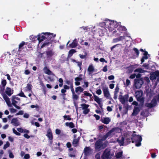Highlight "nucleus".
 Masks as SVG:
<instances>
[{
	"instance_id": "f257e3e1",
	"label": "nucleus",
	"mask_w": 159,
	"mask_h": 159,
	"mask_svg": "<svg viewBox=\"0 0 159 159\" xmlns=\"http://www.w3.org/2000/svg\"><path fill=\"white\" fill-rule=\"evenodd\" d=\"M104 141L102 138L101 139H98L95 143L94 148L96 151H99L105 148L107 146V142L103 143Z\"/></svg>"
},
{
	"instance_id": "f03ea898",
	"label": "nucleus",
	"mask_w": 159,
	"mask_h": 159,
	"mask_svg": "<svg viewBox=\"0 0 159 159\" xmlns=\"http://www.w3.org/2000/svg\"><path fill=\"white\" fill-rule=\"evenodd\" d=\"M134 131H127L124 134L125 139V141L128 144L130 143L132 141L133 138V135Z\"/></svg>"
},
{
	"instance_id": "7ed1b4c3",
	"label": "nucleus",
	"mask_w": 159,
	"mask_h": 159,
	"mask_svg": "<svg viewBox=\"0 0 159 159\" xmlns=\"http://www.w3.org/2000/svg\"><path fill=\"white\" fill-rule=\"evenodd\" d=\"M134 85L136 89H139L141 88L143 84V78L139 79H135L134 80Z\"/></svg>"
},
{
	"instance_id": "20e7f679",
	"label": "nucleus",
	"mask_w": 159,
	"mask_h": 159,
	"mask_svg": "<svg viewBox=\"0 0 159 159\" xmlns=\"http://www.w3.org/2000/svg\"><path fill=\"white\" fill-rule=\"evenodd\" d=\"M46 136H47L49 140V144L52 145L53 143V138L52 133L51 129L49 128L47 131V134Z\"/></svg>"
},
{
	"instance_id": "39448f33",
	"label": "nucleus",
	"mask_w": 159,
	"mask_h": 159,
	"mask_svg": "<svg viewBox=\"0 0 159 159\" xmlns=\"http://www.w3.org/2000/svg\"><path fill=\"white\" fill-rule=\"evenodd\" d=\"M42 34H47L46 36V40L48 41H51L52 43L54 41V38L55 37L56 35L53 33H48V32H42L41 33Z\"/></svg>"
},
{
	"instance_id": "423d86ee",
	"label": "nucleus",
	"mask_w": 159,
	"mask_h": 159,
	"mask_svg": "<svg viewBox=\"0 0 159 159\" xmlns=\"http://www.w3.org/2000/svg\"><path fill=\"white\" fill-rule=\"evenodd\" d=\"M102 157L103 158L110 159L111 157V155L110 150L108 148L106 149L103 153Z\"/></svg>"
},
{
	"instance_id": "0eeeda50",
	"label": "nucleus",
	"mask_w": 159,
	"mask_h": 159,
	"mask_svg": "<svg viewBox=\"0 0 159 159\" xmlns=\"http://www.w3.org/2000/svg\"><path fill=\"white\" fill-rule=\"evenodd\" d=\"M129 97L128 94H127L124 95V96H122L121 95H120L119 96V99L120 102H121L122 104H124L126 102L128 101Z\"/></svg>"
},
{
	"instance_id": "6e6552de",
	"label": "nucleus",
	"mask_w": 159,
	"mask_h": 159,
	"mask_svg": "<svg viewBox=\"0 0 159 159\" xmlns=\"http://www.w3.org/2000/svg\"><path fill=\"white\" fill-rule=\"evenodd\" d=\"M104 96L107 99H109L111 100H113L112 98L110 97V94L107 88H104L102 89Z\"/></svg>"
},
{
	"instance_id": "1a4fd4ad",
	"label": "nucleus",
	"mask_w": 159,
	"mask_h": 159,
	"mask_svg": "<svg viewBox=\"0 0 159 159\" xmlns=\"http://www.w3.org/2000/svg\"><path fill=\"white\" fill-rule=\"evenodd\" d=\"M115 130L114 128H113L109 131L107 133L102 137V140H105L107 138L109 137L111 138L112 137L111 134Z\"/></svg>"
},
{
	"instance_id": "9d476101",
	"label": "nucleus",
	"mask_w": 159,
	"mask_h": 159,
	"mask_svg": "<svg viewBox=\"0 0 159 159\" xmlns=\"http://www.w3.org/2000/svg\"><path fill=\"white\" fill-rule=\"evenodd\" d=\"M38 38L37 39L39 41V42L40 43L43 41V40L46 39L47 34H39L38 35Z\"/></svg>"
},
{
	"instance_id": "9b49d317",
	"label": "nucleus",
	"mask_w": 159,
	"mask_h": 159,
	"mask_svg": "<svg viewBox=\"0 0 159 159\" xmlns=\"http://www.w3.org/2000/svg\"><path fill=\"white\" fill-rule=\"evenodd\" d=\"M137 100L139 102V106L140 108H141L143 107L144 102V98L143 97H141L136 98Z\"/></svg>"
},
{
	"instance_id": "f8f14e48",
	"label": "nucleus",
	"mask_w": 159,
	"mask_h": 159,
	"mask_svg": "<svg viewBox=\"0 0 159 159\" xmlns=\"http://www.w3.org/2000/svg\"><path fill=\"white\" fill-rule=\"evenodd\" d=\"M136 133L135 131H134V133L133 135V138L131 142L133 143L134 142H137V141L139 140V138L142 137L139 135H137L135 133Z\"/></svg>"
},
{
	"instance_id": "ddd939ff",
	"label": "nucleus",
	"mask_w": 159,
	"mask_h": 159,
	"mask_svg": "<svg viewBox=\"0 0 159 159\" xmlns=\"http://www.w3.org/2000/svg\"><path fill=\"white\" fill-rule=\"evenodd\" d=\"M2 97L7 105L9 107H11V103L10 99L7 97V95L6 94H3Z\"/></svg>"
},
{
	"instance_id": "4468645a",
	"label": "nucleus",
	"mask_w": 159,
	"mask_h": 159,
	"mask_svg": "<svg viewBox=\"0 0 159 159\" xmlns=\"http://www.w3.org/2000/svg\"><path fill=\"white\" fill-rule=\"evenodd\" d=\"M92 150L89 147H85L84 150V155L88 156L90 155L91 153Z\"/></svg>"
},
{
	"instance_id": "2eb2a0df",
	"label": "nucleus",
	"mask_w": 159,
	"mask_h": 159,
	"mask_svg": "<svg viewBox=\"0 0 159 159\" xmlns=\"http://www.w3.org/2000/svg\"><path fill=\"white\" fill-rule=\"evenodd\" d=\"M141 108L139 107H134L132 115L133 116H137L139 113Z\"/></svg>"
},
{
	"instance_id": "dca6fc26",
	"label": "nucleus",
	"mask_w": 159,
	"mask_h": 159,
	"mask_svg": "<svg viewBox=\"0 0 159 159\" xmlns=\"http://www.w3.org/2000/svg\"><path fill=\"white\" fill-rule=\"evenodd\" d=\"M44 72L46 74L55 75L52 72L47 66H45L43 68Z\"/></svg>"
},
{
	"instance_id": "f3484780",
	"label": "nucleus",
	"mask_w": 159,
	"mask_h": 159,
	"mask_svg": "<svg viewBox=\"0 0 159 159\" xmlns=\"http://www.w3.org/2000/svg\"><path fill=\"white\" fill-rule=\"evenodd\" d=\"M111 120L110 118L106 117H104L103 119H101V121L102 123L107 125L110 122Z\"/></svg>"
},
{
	"instance_id": "a211bd4d",
	"label": "nucleus",
	"mask_w": 159,
	"mask_h": 159,
	"mask_svg": "<svg viewBox=\"0 0 159 159\" xmlns=\"http://www.w3.org/2000/svg\"><path fill=\"white\" fill-rule=\"evenodd\" d=\"M143 95V91L141 90H139L135 93V97L136 98L142 97Z\"/></svg>"
},
{
	"instance_id": "6ab92c4d",
	"label": "nucleus",
	"mask_w": 159,
	"mask_h": 159,
	"mask_svg": "<svg viewBox=\"0 0 159 159\" xmlns=\"http://www.w3.org/2000/svg\"><path fill=\"white\" fill-rule=\"evenodd\" d=\"M109 24L111 28H116L117 27L116 21L115 22L114 21H109Z\"/></svg>"
},
{
	"instance_id": "aec40b11",
	"label": "nucleus",
	"mask_w": 159,
	"mask_h": 159,
	"mask_svg": "<svg viewBox=\"0 0 159 159\" xmlns=\"http://www.w3.org/2000/svg\"><path fill=\"white\" fill-rule=\"evenodd\" d=\"M142 66L144 67L147 69H149L150 68L152 70H154L155 68L154 65L151 66L149 64L144 63L143 65Z\"/></svg>"
},
{
	"instance_id": "412c9836",
	"label": "nucleus",
	"mask_w": 159,
	"mask_h": 159,
	"mask_svg": "<svg viewBox=\"0 0 159 159\" xmlns=\"http://www.w3.org/2000/svg\"><path fill=\"white\" fill-rule=\"evenodd\" d=\"M11 123L13 125L17 126L19 125V122L17 118H13L12 119Z\"/></svg>"
},
{
	"instance_id": "4be33fe9",
	"label": "nucleus",
	"mask_w": 159,
	"mask_h": 159,
	"mask_svg": "<svg viewBox=\"0 0 159 159\" xmlns=\"http://www.w3.org/2000/svg\"><path fill=\"white\" fill-rule=\"evenodd\" d=\"M5 93L8 96H11L13 93V90H11V88L9 87L6 88V90L5 91Z\"/></svg>"
},
{
	"instance_id": "5701e85b",
	"label": "nucleus",
	"mask_w": 159,
	"mask_h": 159,
	"mask_svg": "<svg viewBox=\"0 0 159 159\" xmlns=\"http://www.w3.org/2000/svg\"><path fill=\"white\" fill-rule=\"evenodd\" d=\"M46 54L48 58H50L54 54V52L52 50H50L46 51Z\"/></svg>"
},
{
	"instance_id": "b1692460",
	"label": "nucleus",
	"mask_w": 159,
	"mask_h": 159,
	"mask_svg": "<svg viewBox=\"0 0 159 159\" xmlns=\"http://www.w3.org/2000/svg\"><path fill=\"white\" fill-rule=\"evenodd\" d=\"M125 39L124 36H120L118 38H115L113 39V43H116Z\"/></svg>"
},
{
	"instance_id": "393cba45",
	"label": "nucleus",
	"mask_w": 159,
	"mask_h": 159,
	"mask_svg": "<svg viewBox=\"0 0 159 159\" xmlns=\"http://www.w3.org/2000/svg\"><path fill=\"white\" fill-rule=\"evenodd\" d=\"M69 46L72 48H75L77 46V42L76 39H74L73 42L70 44Z\"/></svg>"
},
{
	"instance_id": "a878e982",
	"label": "nucleus",
	"mask_w": 159,
	"mask_h": 159,
	"mask_svg": "<svg viewBox=\"0 0 159 159\" xmlns=\"http://www.w3.org/2000/svg\"><path fill=\"white\" fill-rule=\"evenodd\" d=\"M88 71L89 72V74H91L94 71V68L93 64L90 65L88 68Z\"/></svg>"
},
{
	"instance_id": "bb28decb",
	"label": "nucleus",
	"mask_w": 159,
	"mask_h": 159,
	"mask_svg": "<svg viewBox=\"0 0 159 159\" xmlns=\"http://www.w3.org/2000/svg\"><path fill=\"white\" fill-rule=\"evenodd\" d=\"M125 141V138L123 137H122L121 139H118L117 140V141L119 144V145L120 146H123L124 143Z\"/></svg>"
},
{
	"instance_id": "cd10ccee",
	"label": "nucleus",
	"mask_w": 159,
	"mask_h": 159,
	"mask_svg": "<svg viewBox=\"0 0 159 159\" xmlns=\"http://www.w3.org/2000/svg\"><path fill=\"white\" fill-rule=\"evenodd\" d=\"M11 102L12 105L14 106L16 108L18 109H20V107L16 105V103H17V102L15 100V99L11 98Z\"/></svg>"
},
{
	"instance_id": "c85d7f7f",
	"label": "nucleus",
	"mask_w": 159,
	"mask_h": 159,
	"mask_svg": "<svg viewBox=\"0 0 159 159\" xmlns=\"http://www.w3.org/2000/svg\"><path fill=\"white\" fill-rule=\"evenodd\" d=\"M76 52V51L74 49H71L68 52L67 58H70V57L72 56L73 54Z\"/></svg>"
},
{
	"instance_id": "c756f323",
	"label": "nucleus",
	"mask_w": 159,
	"mask_h": 159,
	"mask_svg": "<svg viewBox=\"0 0 159 159\" xmlns=\"http://www.w3.org/2000/svg\"><path fill=\"white\" fill-rule=\"evenodd\" d=\"M66 92V90L64 88V89H62L61 90V92L62 93L61 95L63 97V99L65 100L66 99V94L65 93Z\"/></svg>"
},
{
	"instance_id": "7c9ffc66",
	"label": "nucleus",
	"mask_w": 159,
	"mask_h": 159,
	"mask_svg": "<svg viewBox=\"0 0 159 159\" xmlns=\"http://www.w3.org/2000/svg\"><path fill=\"white\" fill-rule=\"evenodd\" d=\"M52 43L51 41H48V40H46L45 42L43 43V44L41 46V48H42L45 46H48L49 45V44Z\"/></svg>"
},
{
	"instance_id": "2f4dec72",
	"label": "nucleus",
	"mask_w": 159,
	"mask_h": 159,
	"mask_svg": "<svg viewBox=\"0 0 159 159\" xmlns=\"http://www.w3.org/2000/svg\"><path fill=\"white\" fill-rule=\"evenodd\" d=\"M27 44V43H25L24 41H22L19 45V50L18 51H21L23 49V47L25 45H26Z\"/></svg>"
},
{
	"instance_id": "473e14b6",
	"label": "nucleus",
	"mask_w": 159,
	"mask_h": 159,
	"mask_svg": "<svg viewBox=\"0 0 159 159\" xmlns=\"http://www.w3.org/2000/svg\"><path fill=\"white\" fill-rule=\"evenodd\" d=\"M127 30L125 27L121 25L119 26L117 29L120 32L126 31Z\"/></svg>"
},
{
	"instance_id": "72a5a7b5",
	"label": "nucleus",
	"mask_w": 159,
	"mask_h": 159,
	"mask_svg": "<svg viewBox=\"0 0 159 159\" xmlns=\"http://www.w3.org/2000/svg\"><path fill=\"white\" fill-rule=\"evenodd\" d=\"M65 125L67 126H69L71 128L75 127V125L72 122H66L65 123Z\"/></svg>"
},
{
	"instance_id": "f704fd0d",
	"label": "nucleus",
	"mask_w": 159,
	"mask_h": 159,
	"mask_svg": "<svg viewBox=\"0 0 159 159\" xmlns=\"http://www.w3.org/2000/svg\"><path fill=\"white\" fill-rule=\"evenodd\" d=\"M84 91V89L80 86H78L75 89V91L76 93L78 92L80 93Z\"/></svg>"
},
{
	"instance_id": "c9c22d12",
	"label": "nucleus",
	"mask_w": 159,
	"mask_h": 159,
	"mask_svg": "<svg viewBox=\"0 0 159 159\" xmlns=\"http://www.w3.org/2000/svg\"><path fill=\"white\" fill-rule=\"evenodd\" d=\"M94 100L96 101L98 104H100V102H101L100 99L96 95H94Z\"/></svg>"
},
{
	"instance_id": "e433bc0d",
	"label": "nucleus",
	"mask_w": 159,
	"mask_h": 159,
	"mask_svg": "<svg viewBox=\"0 0 159 159\" xmlns=\"http://www.w3.org/2000/svg\"><path fill=\"white\" fill-rule=\"evenodd\" d=\"M80 105L81 107H82V109L83 110L88 109V108L89 106V105L87 104L84 103H83L81 104Z\"/></svg>"
},
{
	"instance_id": "4c0bfd02",
	"label": "nucleus",
	"mask_w": 159,
	"mask_h": 159,
	"mask_svg": "<svg viewBox=\"0 0 159 159\" xmlns=\"http://www.w3.org/2000/svg\"><path fill=\"white\" fill-rule=\"evenodd\" d=\"M123 154V152L121 151L118 152L116 155V158H119L121 157Z\"/></svg>"
},
{
	"instance_id": "58836bf2",
	"label": "nucleus",
	"mask_w": 159,
	"mask_h": 159,
	"mask_svg": "<svg viewBox=\"0 0 159 159\" xmlns=\"http://www.w3.org/2000/svg\"><path fill=\"white\" fill-rule=\"evenodd\" d=\"M7 84V82L6 80L4 79H2L1 82V84L0 85H1L2 86L5 87Z\"/></svg>"
},
{
	"instance_id": "ea45409f",
	"label": "nucleus",
	"mask_w": 159,
	"mask_h": 159,
	"mask_svg": "<svg viewBox=\"0 0 159 159\" xmlns=\"http://www.w3.org/2000/svg\"><path fill=\"white\" fill-rule=\"evenodd\" d=\"M139 72L140 73H143V72H145V71L143 70L141 68H138L134 70V72Z\"/></svg>"
},
{
	"instance_id": "a19ab883",
	"label": "nucleus",
	"mask_w": 159,
	"mask_h": 159,
	"mask_svg": "<svg viewBox=\"0 0 159 159\" xmlns=\"http://www.w3.org/2000/svg\"><path fill=\"white\" fill-rule=\"evenodd\" d=\"M142 141V138L140 137L139 139V140L137 141V142H136V143L135 144V146L137 147H139L141 145V142Z\"/></svg>"
},
{
	"instance_id": "79ce46f5",
	"label": "nucleus",
	"mask_w": 159,
	"mask_h": 159,
	"mask_svg": "<svg viewBox=\"0 0 159 159\" xmlns=\"http://www.w3.org/2000/svg\"><path fill=\"white\" fill-rule=\"evenodd\" d=\"M5 87L4 86H2L1 85H0V93L3 96V94H4V90H5Z\"/></svg>"
},
{
	"instance_id": "37998d69",
	"label": "nucleus",
	"mask_w": 159,
	"mask_h": 159,
	"mask_svg": "<svg viewBox=\"0 0 159 159\" xmlns=\"http://www.w3.org/2000/svg\"><path fill=\"white\" fill-rule=\"evenodd\" d=\"M38 38V36H36L34 35H32L30 36V39L32 41L34 42Z\"/></svg>"
},
{
	"instance_id": "c03bdc74",
	"label": "nucleus",
	"mask_w": 159,
	"mask_h": 159,
	"mask_svg": "<svg viewBox=\"0 0 159 159\" xmlns=\"http://www.w3.org/2000/svg\"><path fill=\"white\" fill-rule=\"evenodd\" d=\"M72 98L74 100H77L79 99V96L76 95L75 92L72 93Z\"/></svg>"
},
{
	"instance_id": "a18cd8bd",
	"label": "nucleus",
	"mask_w": 159,
	"mask_h": 159,
	"mask_svg": "<svg viewBox=\"0 0 159 159\" xmlns=\"http://www.w3.org/2000/svg\"><path fill=\"white\" fill-rule=\"evenodd\" d=\"M30 107L32 108H36V110L37 111H39L40 110L39 107L38 105H31Z\"/></svg>"
},
{
	"instance_id": "49530a36",
	"label": "nucleus",
	"mask_w": 159,
	"mask_h": 159,
	"mask_svg": "<svg viewBox=\"0 0 159 159\" xmlns=\"http://www.w3.org/2000/svg\"><path fill=\"white\" fill-rule=\"evenodd\" d=\"M148 58V56H143L141 59V64H142L144 61L145 60H147Z\"/></svg>"
},
{
	"instance_id": "de8ad7c7",
	"label": "nucleus",
	"mask_w": 159,
	"mask_h": 159,
	"mask_svg": "<svg viewBox=\"0 0 159 159\" xmlns=\"http://www.w3.org/2000/svg\"><path fill=\"white\" fill-rule=\"evenodd\" d=\"M32 87V86L31 84H27L26 88L27 89L28 91H31Z\"/></svg>"
},
{
	"instance_id": "09e8293b",
	"label": "nucleus",
	"mask_w": 159,
	"mask_h": 159,
	"mask_svg": "<svg viewBox=\"0 0 159 159\" xmlns=\"http://www.w3.org/2000/svg\"><path fill=\"white\" fill-rule=\"evenodd\" d=\"M23 136L25 138L27 139H29L30 138V137H34V135H31L30 136H29L27 134H24L23 135Z\"/></svg>"
},
{
	"instance_id": "8fccbe9b",
	"label": "nucleus",
	"mask_w": 159,
	"mask_h": 159,
	"mask_svg": "<svg viewBox=\"0 0 159 159\" xmlns=\"http://www.w3.org/2000/svg\"><path fill=\"white\" fill-rule=\"evenodd\" d=\"M87 53L86 52H85L84 55L80 54L79 55V56L81 59H84L86 58V57L87 56Z\"/></svg>"
},
{
	"instance_id": "3c124183",
	"label": "nucleus",
	"mask_w": 159,
	"mask_h": 159,
	"mask_svg": "<svg viewBox=\"0 0 159 159\" xmlns=\"http://www.w3.org/2000/svg\"><path fill=\"white\" fill-rule=\"evenodd\" d=\"M153 74L155 75V76L153 78V79H156L157 77H159V71H156L154 72Z\"/></svg>"
},
{
	"instance_id": "603ef678",
	"label": "nucleus",
	"mask_w": 159,
	"mask_h": 159,
	"mask_svg": "<svg viewBox=\"0 0 159 159\" xmlns=\"http://www.w3.org/2000/svg\"><path fill=\"white\" fill-rule=\"evenodd\" d=\"M10 146V143L8 141H7L6 142V144L4 145L3 148L4 149H6L8 147Z\"/></svg>"
},
{
	"instance_id": "864d4df0",
	"label": "nucleus",
	"mask_w": 159,
	"mask_h": 159,
	"mask_svg": "<svg viewBox=\"0 0 159 159\" xmlns=\"http://www.w3.org/2000/svg\"><path fill=\"white\" fill-rule=\"evenodd\" d=\"M145 105L149 108H151L154 107V105H153L151 103H147Z\"/></svg>"
},
{
	"instance_id": "5fc2aeb1",
	"label": "nucleus",
	"mask_w": 159,
	"mask_h": 159,
	"mask_svg": "<svg viewBox=\"0 0 159 159\" xmlns=\"http://www.w3.org/2000/svg\"><path fill=\"white\" fill-rule=\"evenodd\" d=\"M151 103L153 105H154V107L157 104V101L156 99L153 98L151 101Z\"/></svg>"
},
{
	"instance_id": "6e6d98bb",
	"label": "nucleus",
	"mask_w": 159,
	"mask_h": 159,
	"mask_svg": "<svg viewBox=\"0 0 159 159\" xmlns=\"http://www.w3.org/2000/svg\"><path fill=\"white\" fill-rule=\"evenodd\" d=\"M90 111V109L89 108L87 109H84V110L83 113L85 114L86 115L88 114Z\"/></svg>"
},
{
	"instance_id": "4d7b16f0",
	"label": "nucleus",
	"mask_w": 159,
	"mask_h": 159,
	"mask_svg": "<svg viewBox=\"0 0 159 159\" xmlns=\"http://www.w3.org/2000/svg\"><path fill=\"white\" fill-rule=\"evenodd\" d=\"M17 95L21 97H24L25 98H27V97L25 95L24 93L21 91V92L18 94Z\"/></svg>"
},
{
	"instance_id": "13d9d810",
	"label": "nucleus",
	"mask_w": 159,
	"mask_h": 159,
	"mask_svg": "<svg viewBox=\"0 0 159 159\" xmlns=\"http://www.w3.org/2000/svg\"><path fill=\"white\" fill-rule=\"evenodd\" d=\"M133 50L136 53L137 56H138L139 53V52L138 49L136 48H133Z\"/></svg>"
},
{
	"instance_id": "bf43d9fd",
	"label": "nucleus",
	"mask_w": 159,
	"mask_h": 159,
	"mask_svg": "<svg viewBox=\"0 0 159 159\" xmlns=\"http://www.w3.org/2000/svg\"><path fill=\"white\" fill-rule=\"evenodd\" d=\"M12 130H13V132L16 135H18V136H20V133L19 132H17L16 130V129H15L14 128H13L12 129Z\"/></svg>"
},
{
	"instance_id": "052dcab7",
	"label": "nucleus",
	"mask_w": 159,
	"mask_h": 159,
	"mask_svg": "<svg viewBox=\"0 0 159 159\" xmlns=\"http://www.w3.org/2000/svg\"><path fill=\"white\" fill-rule=\"evenodd\" d=\"M79 142V140L77 139H74L72 142V144H76Z\"/></svg>"
},
{
	"instance_id": "680f3d73",
	"label": "nucleus",
	"mask_w": 159,
	"mask_h": 159,
	"mask_svg": "<svg viewBox=\"0 0 159 159\" xmlns=\"http://www.w3.org/2000/svg\"><path fill=\"white\" fill-rule=\"evenodd\" d=\"M68 116H70L69 115H68V116L65 115L63 116V117L64 119H66L67 120H71V118L69 117H68Z\"/></svg>"
},
{
	"instance_id": "e2e57ef3",
	"label": "nucleus",
	"mask_w": 159,
	"mask_h": 159,
	"mask_svg": "<svg viewBox=\"0 0 159 159\" xmlns=\"http://www.w3.org/2000/svg\"><path fill=\"white\" fill-rule=\"evenodd\" d=\"M76 63H77V65L79 67L80 69V70L81 69V66L82 64V62L77 61Z\"/></svg>"
},
{
	"instance_id": "0e129e2a",
	"label": "nucleus",
	"mask_w": 159,
	"mask_h": 159,
	"mask_svg": "<svg viewBox=\"0 0 159 159\" xmlns=\"http://www.w3.org/2000/svg\"><path fill=\"white\" fill-rule=\"evenodd\" d=\"M23 113H24L23 111L20 110V111L16 113L15 114V115L17 116V115H22L23 114Z\"/></svg>"
},
{
	"instance_id": "69168bd1",
	"label": "nucleus",
	"mask_w": 159,
	"mask_h": 159,
	"mask_svg": "<svg viewBox=\"0 0 159 159\" xmlns=\"http://www.w3.org/2000/svg\"><path fill=\"white\" fill-rule=\"evenodd\" d=\"M130 82L129 80L127 79L125 85L126 87L128 86L130 84Z\"/></svg>"
},
{
	"instance_id": "338daca9",
	"label": "nucleus",
	"mask_w": 159,
	"mask_h": 159,
	"mask_svg": "<svg viewBox=\"0 0 159 159\" xmlns=\"http://www.w3.org/2000/svg\"><path fill=\"white\" fill-rule=\"evenodd\" d=\"M66 83L68 85H71V84H73V80H72L71 81L70 80H67L66 82Z\"/></svg>"
},
{
	"instance_id": "774afa93",
	"label": "nucleus",
	"mask_w": 159,
	"mask_h": 159,
	"mask_svg": "<svg viewBox=\"0 0 159 159\" xmlns=\"http://www.w3.org/2000/svg\"><path fill=\"white\" fill-rule=\"evenodd\" d=\"M107 67V65H105L103 67V68L102 69V70L103 72H107V70H108Z\"/></svg>"
}]
</instances>
